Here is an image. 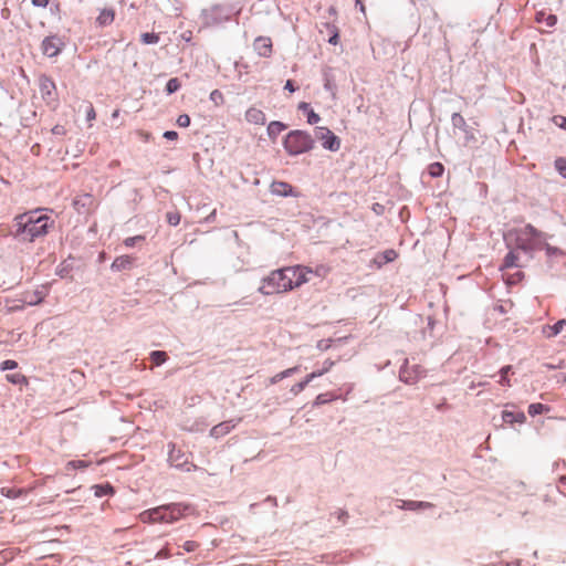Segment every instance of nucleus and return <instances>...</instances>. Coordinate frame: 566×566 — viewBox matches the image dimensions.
Returning <instances> with one entry per match:
<instances>
[{"label":"nucleus","mask_w":566,"mask_h":566,"mask_svg":"<svg viewBox=\"0 0 566 566\" xmlns=\"http://www.w3.org/2000/svg\"><path fill=\"white\" fill-rule=\"evenodd\" d=\"M18 367V363L12 359H7L0 364V369L2 371L9 370V369H15Z\"/></svg>","instance_id":"obj_42"},{"label":"nucleus","mask_w":566,"mask_h":566,"mask_svg":"<svg viewBox=\"0 0 566 566\" xmlns=\"http://www.w3.org/2000/svg\"><path fill=\"white\" fill-rule=\"evenodd\" d=\"M6 379L13 385L27 386L29 384L28 378L21 373L8 374Z\"/></svg>","instance_id":"obj_23"},{"label":"nucleus","mask_w":566,"mask_h":566,"mask_svg":"<svg viewBox=\"0 0 566 566\" xmlns=\"http://www.w3.org/2000/svg\"><path fill=\"white\" fill-rule=\"evenodd\" d=\"M549 411V407L546 405L536 402L528 406V413L534 417Z\"/></svg>","instance_id":"obj_25"},{"label":"nucleus","mask_w":566,"mask_h":566,"mask_svg":"<svg viewBox=\"0 0 566 566\" xmlns=\"http://www.w3.org/2000/svg\"><path fill=\"white\" fill-rule=\"evenodd\" d=\"M31 2L34 7L45 8L49 6L50 0H31Z\"/></svg>","instance_id":"obj_50"},{"label":"nucleus","mask_w":566,"mask_h":566,"mask_svg":"<svg viewBox=\"0 0 566 566\" xmlns=\"http://www.w3.org/2000/svg\"><path fill=\"white\" fill-rule=\"evenodd\" d=\"M307 266L292 265L271 271L262 279L259 292L263 295L283 294L310 281Z\"/></svg>","instance_id":"obj_1"},{"label":"nucleus","mask_w":566,"mask_h":566,"mask_svg":"<svg viewBox=\"0 0 566 566\" xmlns=\"http://www.w3.org/2000/svg\"><path fill=\"white\" fill-rule=\"evenodd\" d=\"M164 137L166 139H170V140H176L178 138V134L177 132L175 130H167L165 134H164Z\"/></svg>","instance_id":"obj_52"},{"label":"nucleus","mask_w":566,"mask_h":566,"mask_svg":"<svg viewBox=\"0 0 566 566\" xmlns=\"http://www.w3.org/2000/svg\"><path fill=\"white\" fill-rule=\"evenodd\" d=\"M327 401H328V399H327L326 395L321 394V395H318V396L316 397L315 403H316V405H323V403H325V402H327Z\"/></svg>","instance_id":"obj_53"},{"label":"nucleus","mask_w":566,"mask_h":566,"mask_svg":"<svg viewBox=\"0 0 566 566\" xmlns=\"http://www.w3.org/2000/svg\"><path fill=\"white\" fill-rule=\"evenodd\" d=\"M53 224L54 220L42 210H31L14 217L13 235L20 241L33 242L45 237Z\"/></svg>","instance_id":"obj_2"},{"label":"nucleus","mask_w":566,"mask_h":566,"mask_svg":"<svg viewBox=\"0 0 566 566\" xmlns=\"http://www.w3.org/2000/svg\"><path fill=\"white\" fill-rule=\"evenodd\" d=\"M96 117V112L92 104H88L87 111H86V118L87 120H94Z\"/></svg>","instance_id":"obj_49"},{"label":"nucleus","mask_w":566,"mask_h":566,"mask_svg":"<svg viewBox=\"0 0 566 566\" xmlns=\"http://www.w3.org/2000/svg\"><path fill=\"white\" fill-rule=\"evenodd\" d=\"M145 240V237L144 235H135V237H129V238H126L124 240V244L125 247L127 248H132L134 247L137 242H142Z\"/></svg>","instance_id":"obj_40"},{"label":"nucleus","mask_w":566,"mask_h":566,"mask_svg":"<svg viewBox=\"0 0 566 566\" xmlns=\"http://www.w3.org/2000/svg\"><path fill=\"white\" fill-rule=\"evenodd\" d=\"M199 546H200V544L196 541H187L184 543L182 548L186 552L191 553V552H195L196 549H198Z\"/></svg>","instance_id":"obj_41"},{"label":"nucleus","mask_w":566,"mask_h":566,"mask_svg":"<svg viewBox=\"0 0 566 566\" xmlns=\"http://www.w3.org/2000/svg\"><path fill=\"white\" fill-rule=\"evenodd\" d=\"M181 86L180 81L177 77L170 78L166 84V92L168 94H172L177 92Z\"/></svg>","instance_id":"obj_33"},{"label":"nucleus","mask_w":566,"mask_h":566,"mask_svg":"<svg viewBox=\"0 0 566 566\" xmlns=\"http://www.w3.org/2000/svg\"><path fill=\"white\" fill-rule=\"evenodd\" d=\"M156 516H157V507H153V509L142 512L138 517H139L140 522H143V523L153 524V523H157V518H155Z\"/></svg>","instance_id":"obj_20"},{"label":"nucleus","mask_w":566,"mask_h":566,"mask_svg":"<svg viewBox=\"0 0 566 566\" xmlns=\"http://www.w3.org/2000/svg\"><path fill=\"white\" fill-rule=\"evenodd\" d=\"M113 493H114V489L108 483L104 484V485H95L94 486V494L97 497H102V496H106V495H112Z\"/></svg>","instance_id":"obj_26"},{"label":"nucleus","mask_w":566,"mask_h":566,"mask_svg":"<svg viewBox=\"0 0 566 566\" xmlns=\"http://www.w3.org/2000/svg\"><path fill=\"white\" fill-rule=\"evenodd\" d=\"M150 359L155 365L159 366L168 359V356L166 352L155 350L150 354Z\"/></svg>","instance_id":"obj_29"},{"label":"nucleus","mask_w":566,"mask_h":566,"mask_svg":"<svg viewBox=\"0 0 566 566\" xmlns=\"http://www.w3.org/2000/svg\"><path fill=\"white\" fill-rule=\"evenodd\" d=\"M285 90L293 93L295 92L296 87L294 86L293 82L291 80H287L285 83Z\"/></svg>","instance_id":"obj_54"},{"label":"nucleus","mask_w":566,"mask_h":566,"mask_svg":"<svg viewBox=\"0 0 566 566\" xmlns=\"http://www.w3.org/2000/svg\"><path fill=\"white\" fill-rule=\"evenodd\" d=\"M283 145L290 155L295 156L311 150L313 148L314 140L307 133L293 130L286 135Z\"/></svg>","instance_id":"obj_3"},{"label":"nucleus","mask_w":566,"mask_h":566,"mask_svg":"<svg viewBox=\"0 0 566 566\" xmlns=\"http://www.w3.org/2000/svg\"><path fill=\"white\" fill-rule=\"evenodd\" d=\"M44 297L45 293L41 290L25 291L22 294L21 301L27 305H38L44 300Z\"/></svg>","instance_id":"obj_14"},{"label":"nucleus","mask_w":566,"mask_h":566,"mask_svg":"<svg viewBox=\"0 0 566 566\" xmlns=\"http://www.w3.org/2000/svg\"><path fill=\"white\" fill-rule=\"evenodd\" d=\"M558 488L562 492L566 493V476L560 478Z\"/></svg>","instance_id":"obj_55"},{"label":"nucleus","mask_w":566,"mask_h":566,"mask_svg":"<svg viewBox=\"0 0 566 566\" xmlns=\"http://www.w3.org/2000/svg\"><path fill=\"white\" fill-rule=\"evenodd\" d=\"M431 506L432 504L429 502L409 501L405 503V507L408 510L428 509Z\"/></svg>","instance_id":"obj_32"},{"label":"nucleus","mask_w":566,"mask_h":566,"mask_svg":"<svg viewBox=\"0 0 566 566\" xmlns=\"http://www.w3.org/2000/svg\"><path fill=\"white\" fill-rule=\"evenodd\" d=\"M426 375V369L418 364H411L406 360L399 371V378L401 381L413 385L419 381Z\"/></svg>","instance_id":"obj_6"},{"label":"nucleus","mask_w":566,"mask_h":566,"mask_svg":"<svg viewBox=\"0 0 566 566\" xmlns=\"http://www.w3.org/2000/svg\"><path fill=\"white\" fill-rule=\"evenodd\" d=\"M325 373L322 369H318L316 371H313V375H315V378L323 376Z\"/></svg>","instance_id":"obj_64"},{"label":"nucleus","mask_w":566,"mask_h":566,"mask_svg":"<svg viewBox=\"0 0 566 566\" xmlns=\"http://www.w3.org/2000/svg\"><path fill=\"white\" fill-rule=\"evenodd\" d=\"M544 242L545 235L531 224H526L523 229L518 230L517 232V248L524 251H533L536 249H541Z\"/></svg>","instance_id":"obj_4"},{"label":"nucleus","mask_w":566,"mask_h":566,"mask_svg":"<svg viewBox=\"0 0 566 566\" xmlns=\"http://www.w3.org/2000/svg\"><path fill=\"white\" fill-rule=\"evenodd\" d=\"M210 99H211L216 105H221V104H223V102H224V96H223V94H222L219 90H213V91L210 93Z\"/></svg>","instance_id":"obj_39"},{"label":"nucleus","mask_w":566,"mask_h":566,"mask_svg":"<svg viewBox=\"0 0 566 566\" xmlns=\"http://www.w3.org/2000/svg\"><path fill=\"white\" fill-rule=\"evenodd\" d=\"M64 46V42L56 35L46 36L41 44V49L44 55L54 57L60 54Z\"/></svg>","instance_id":"obj_9"},{"label":"nucleus","mask_w":566,"mask_h":566,"mask_svg":"<svg viewBox=\"0 0 566 566\" xmlns=\"http://www.w3.org/2000/svg\"><path fill=\"white\" fill-rule=\"evenodd\" d=\"M321 120V117L317 113H315L313 109H310L307 113V122L310 124H317Z\"/></svg>","instance_id":"obj_46"},{"label":"nucleus","mask_w":566,"mask_h":566,"mask_svg":"<svg viewBox=\"0 0 566 566\" xmlns=\"http://www.w3.org/2000/svg\"><path fill=\"white\" fill-rule=\"evenodd\" d=\"M177 125L179 127H188L190 125V117L187 114H181L177 118Z\"/></svg>","instance_id":"obj_44"},{"label":"nucleus","mask_w":566,"mask_h":566,"mask_svg":"<svg viewBox=\"0 0 566 566\" xmlns=\"http://www.w3.org/2000/svg\"><path fill=\"white\" fill-rule=\"evenodd\" d=\"M315 378V375L313 373L308 374L303 381H306V385H308L313 379Z\"/></svg>","instance_id":"obj_59"},{"label":"nucleus","mask_w":566,"mask_h":566,"mask_svg":"<svg viewBox=\"0 0 566 566\" xmlns=\"http://www.w3.org/2000/svg\"><path fill=\"white\" fill-rule=\"evenodd\" d=\"M298 108L301 111H307L308 109V104L305 103V102H302L300 105H298Z\"/></svg>","instance_id":"obj_62"},{"label":"nucleus","mask_w":566,"mask_h":566,"mask_svg":"<svg viewBox=\"0 0 566 566\" xmlns=\"http://www.w3.org/2000/svg\"><path fill=\"white\" fill-rule=\"evenodd\" d=\"M286 126L281 122H271L268 126V134L270 137L275 138L279 134H281Z\"/></svg>","instance_id":"obj_22"},{"label":"nucleus","mask_w":566,"mask_h":566,"mask_svg":"<svg viewBox=\"0 0 566 566\" xmlns=\"http://www.w3.org/2000/svg\"><path fill=\"white\" fill-rule=\"evenodd\" d=\"M245 119L250 124L254 125H264L265 124V114L260 108H256L254 106L250 107L245 112Z\"/></svg>","instance_id":"obj_13"},{"label":"nucleus","mask_w":566,"mask_h":566,"mask_svg":"<svg viewBox=\"0 0 566 566\" xmlns=\"http://www.w3.org/2000/svg\"><path fill=\"white\" fill-rule=\"evenodd\" d=\"M78 212H88L95 208V199L90 193H84L74 199L73 202Z\"/></svg>","instance_id":"obj_11"},{"label":"nucleus","mask_w":566,"mask_h":566,"mask_svg":"<svg viewBox=\"0 0 566 566\" xmlns=\"http://www.w3.org/2000/svg\"><path fill=\"white\" fill-rule=\"evenodd\" d=\"M398 256L397 252L392 249H389V250H386L379 258L380 260L378 261V264L379 266L385 264V263H389V262H392L394 260H396Z\"/></svg>","instance_id":"obj_27"},{"label":"nucleus","mask_w":566,"mask_h":566,"mask_svg":"<svg viewBox=\"0 0 566 566\" xmlns=\"http://www.w3.org/2000/svg\"><path fill=\"white\" fill-rule=\"evenodd\" d=\"M555 168L563 177L566 178V158L558 157L555 160Z\"/></svg>","instance_id":"obj_36"},{"label":"nucleus","mask_w":566,"mask_h":566,"mask_svg":"<svg viewBox=\"0 0 566 566\" xmlns=\"http://www.w3.org/2000/svg\"><path fill=\"white\" fill-rule=\"evenodd\" d=\"M523 279V273L521 271H516L514 272L513 274H510L505 277V282L509 284V285H512V284H516L518 282H521Z\"/></svg>","instance_id":"obj_37"},{"label":"nucleus","mask_w":566,"mask_h":566,"mask_svg":"<svg viewBox=\"0 0 566 566\" xmlns=\"http://www.w3.org/2000/svg\"><path fill=\"white\" fill-rule=\"evenodd\" d=\"M536 20L539 23H545L547 27H554L557 22L556 15L545 12H538Z\"/></svg>","instance_id":"obj_21"},{"label":"nucleus","mask_w":566,"mask_h":566,"mask_svg":"<svg viewBox=\"0 0 566 566\" xmlns=\"http://www.w3.org/2000/svg\"><path fill=\"white\" fill-rule=\"evenodd\" d=\"M518 255L516 252L511 251L504 258L503 269L509 268H517L518 266Z\"/></svg>","instance_id":"obj_24"},{"label":"nucleus","mask_w":566,"mask_h":566,"mask_svg":"<svg viewBox=\"0 0 566 566\" xmlns=\"http://www.w3.org/2000/svg\"><path fill=\"white\" fill-rule=\"evenodd\" d=\"M356 6L365 13V4L361 0H356Z\"/></svg>","instance_id":"obj_60"},{"label":"nucleus","mask_w":566,"mask_h":566,"mask_svg":"<svg viewBox=\"0 0 566 566\" xmlns=\"http://www.w3.org/2000/svg\"><path fill=\"white\" fill-rule=\"evenodd\" d=\"M188 509V505L181 503L160 505L157 506V516L155 518H157V523L171 524L186 516Z\"/></svg>","instance_id":"obj_5"},{"label":"nucleus","mask_w":566,"mask_h":566,"mask_svg":"<svg viewBox=\"0 0 566 566\" xmlns=\"http://www.w3.org/2000/svg\"><path fill=\"white\" fill-rule=\"evenodd\" d=\"M279 377V374L274 375L271 379H270V382L271 384H276L277 381L282 380L283 378H277Z\"/></svg>","instance_id":"obj_61"},{"label":"nucleus","mask_w":566,"mask_h":566,"mask_svg":"<svg viewBox=\"0 0 566 566\" xmlns=\"http://www.w3.org/2000/svg\"><path fill=\"white\" fill-rule=\"evenodd\" d=\"M297 370V367H292V368H287L281 373H279V377L277 378H286L291 375H293L295 371Z\"/></svg>","instance_id":"obj_48"},{"label":"nucleus","mask_w":566,"mask_h":566,"mask_svg":"<svg viewBox=\"0 0 566 566\" xmlns=\"http://www.w3.org/2000/svg\"><path fill=\"white\" fill-rule=\"evenodd\" d=\"M325 373L322 369H318L316 371H313V375H315V378L323 376Z\"/></svg>","instance_id":"obj_63"},{"label":"nucleus","mask_w":566,"mask_h":566,"mask_svg":"<svg viewBox=\"0 0 566 566\" xmlns=\"http://www.w3.org/2000/svg\"><path fill=\"white\" fill-rule=\"evenodd\" d=\"M90 465L88 462L86 461H83V460H73V461H70L67 462L66 464V469H73V470H76V469H86L87 467Z\"/></svg>","instance_id":"obj_34"},{"label":"nucleus","mask_w":566,"mask_h":566,"mask_svg":"<svg viewBox=\"0 0 566 566\" xmlns=\"http://www.w3.org/2000/svg\"><path fill=\"white\" fill-rule=\"evenodd\" d=\"M451 122H452V125L457 128H460L463 130L467 128V122L460 113L452 114Z\"/></svg>","instance_id":"obj_31"},{"label":"nucleus","mask_w":566,"mask_h":566,"mask_svg":"<svg viewBox=\"0 0 566 566\" xmlns=\"http://www.w3.org/2000/svg\"><path fill=\"white\" fill-rule=\"evenodd\" d=\"M307 270L311 271L308 273V275L314 274L319 277H325L331 271V269L324 264H319V265L315 266L314 269L307 266Z\"/></svg>","instance_id":"obj_30"},{"label":"nucleus","mask_w":566,"mask_h":566,"mask_svg":"<svg viewBox=\"0 0 566 566\" xmlns=\"http://www.w3.org/2000/svg\"><path fill=\"white\" fill-rule=\"evenodd\" d=\"M502 418L505 423H510V424H513L515 422L523 423L526 420V417H525L524 412H522V411L513 412V411L504 410L502 412Z\"/></svg>","instance_id":"obj_19"},{"label":"nucleus","mask_w":566,"mask_h":566,"mask_svg":"<svg viewBox=\"0 0 566 566\" xmlns=\"http://www.w3.org/2000/svg\"><path fill=\"white\" fill-rule=\"evenodd\" d=\"M553 123L565 129L566 130V117L565 116H562V115H555L553 118H552Z\"/></svg>","instance_id":"obj_45"},{"label":"nucleus","mask_w":566,"mask_h":566,"mask_svg":"<svg viewBox=\"0 0 566 566\" xmlns=\"http://www.w3.org/2000/svg\"><path fill=\"white\" fill-rule=\"evenodd\" d=\"M316 137L325 149L337 151L340 147L339 138L326 127H319Z\"/></svg>","instance_id":"obj_7"},{"label":"nucleus","mask_w":566,"mask_h":566,"mask_svg":"<svg viewBox=\"0 0 566 566\" xmlns=\"http://www.w3.org/2000/svg\"><path fill=\"white\" fill-rule=\"evenodd\" d=\"M306 386H307V385H306V381H303V380H302V381H300V382L295 384V385L292 387L291 391H292L294 395H297V394H300L301 391H303V390L305 389V387H306Z\"/></svg>","instance_id":"obj_47"},{"label":"nucleus","mask_w":566,"mask_h":566,"mask_svg":"<svg viewBox=\"0 0 566 566\" xmlns=\"http://www.w3.org/2000/svg\"><path fill=\"white\" fill-rule=\"evenodd\" d=\"M333 366H334V361L331 359H326L323 364L322 370L326 374L327 371H329L332 369Z\"/></svg>","instance_id":"obj_51"},{"label":"nucleus","mask_w":566,"mask_h":566,"mask_svg":"<svg viewBox=\"0 0 566 566\" xmlns=\"http://www.w3.org/2000/svg\"><path fill=\"white\" fill-rule=\"evenodd\" d=\"M565 325H566V319H560L557 323H555L554 325H545L543 327V334L547 338L555 337L558 334H560L564 329H566Z\"/></svg>","instance_id":"obj_16"},{"label":"nucleus","mask_w":566,"mask_h":566,"mask_svg":"<svg viewBox=\"0 0 566 566\" xmlns=\"http://www.w3.org/2000/svg\"><path fill=\"white\" fill-rule=\"evenodd\" d=\"M315 378V375L313 373L308 374L303 381H306V385H308L313 379Z\"/></svg>","instance_id":"obj_58"},{"label":"nucleus","mask_w":566,"mask_h":566,"mask_svg":"<svg viewBox=\"0 0 566 566\" xmlns=\"http://www.w3.org/2000/svg\"><path fill=\"white\" fill-rule=\"evenodd\" d=\"M253 49L259 56L270 57L273 51L272 40L269 36H258L253 42Z\"/></svg>","instance_id":"obj_10"},{"label":"nucleus","mask_w":566,"mask_h":566,"mask_svg":"<svg viewBox=\"0 0 566 566\" xmlns=\"http://www.w3.org/2000/svg\"><path fill=\"white\" fill-rule=\"evenodd\" d=\"M338 40H339V36H338V33L336 32V33H334V34L329 38L328 42H329L331 44H333V45H336V44L338 43Z\"/></svg>","instance_id":"obj_56"},{"label":"nucleus","mask_w":566,"mask_h":566,"mask_svg":"<svg viewBox=\"0 0 566 566\" xmlns=\"http://www.w3.org/2000/svg\"><path fill=\"white\" fill-rule=\"evenodd\" d=\"M235 426L237 423L233 421L221 422L212 427V429L210 430V436L218 439L220 437L228 434Z\"/></svg>","instance_id":"obj_15"},{"label":"nucleus","mask_w":566,"mask_h":566,"mask_svg":"<svg viewBox=\"0 0 566 566\" xmlns=\"http://www.w3.org/2000/svg\"><path fill=\"white\" fill-rule=\"evenodd\" d=\"M115 10L113 8H104L96 17L95 23L99 28L111 25L115 20Z\"/></svg>","instance_id":"obj_12"},{"label":"nucleus","mask_w":566,"mask_h":566,"mask_svg":"<svg viewBox=\"0 0 566 566\" xmlns=\"http://www.w3.org/2000/svg\"><path fill=\"white\" fill-rule=\"evenodd\" d=\"M39 87L42 98L52 104L56 102V86L52 78L43 75L39 80Z\"/></svg>","instance_id":"obj_8"},{"label":"nucleus","mask_w":566,"mask_h":566,"mask_svg":"<svg viewBox=\"0 0 566 566\" xmlns=\"http://www.w3.org/2000/svg\"><path fill=\"white\" fill-rule=\"evenodd\" d=\"M271 191L272 193L286 197L293 193V187L284 181H273L271 185Z\"/></svg>","instance_id":"obj_18"},{"label":"nucleus","mask_w":566,"mask_h":566,"mask_svg":"<svg viewBox=\"0 0 566 566\" xmlns=\"http://www.w3.org/2000/svg\"><path fill=\"white\" fill-rule=\"evenodd\" d=\"M444 171V167L441 163H432L428 166V174L431 177H440Z\"/></svg>","instance_id":"obj_28"},{"label":"nucleus","mask_w":566,"mask_h":566,"mask_svg":"<svg viewBox=\"0 0 566 566\" xmlns=\"http://www.w3.org/2000/svg\"><path fill=\"white\" fill-rule=\"evenodd\" d=\"M142 41L145 44H153L159 41V35L156 33H143Z\"/></svg>","instance_id":"obj_38"},{"label":"nucleus","mask_w":566,"mask_h":566,"mask_svg":"<svg viewBox=\"0 0 566 566\" xmlns=\"http://www.w3.org/2000/svg\"><path fill=\"white\" fill-rule=\"evenodd\" d=\"M133 263H134V258H132L129 255H120V256H117L113 261L111 268L114 271H123V270L130 269Z\"/></svg>","instance_id":"obj_17"},{"label":"nucleus","mask_w":566,"mask_h":566,"mask_svg":"<svg viewBox=\"0 0 566 566\" xmlns=\"http://www.w3.org/2000/svg\"><path fill=\"white\" fill-rule=\"evenodd\" d=\"M512 367L510 365L507 366H504L501 368L500 370V374H501V379H500V384L503 385V386H510V379L507 378V374L511 371Z\"/></svg>","instance_id":"obj_35"},{"label":"nucleus","mask_w":566,"mask_h":566,"mask_svg":"<svg viewBox=\"0 0 566 566\" xmlns=\"http://www.w3.org/2000/svg\"><path fill=\"white\" fill-rule=\"evenodd\" d=\"M21 492H22L21 490H19V491L8 490V492H7V496H13V497H15V496H18L19 494H21Z\"/></svg>","instance_id":"obj_57"},{"label":"nucleus","mask_w":566,"mask_h":566,"mask_svg":"<svg viewBox=\"0 0 566 566\" xmlns=\"http://www.w3.org/2000/svg\"><path fill=\"white\" fill-rule=\"evenodd\" d=\"M167 221L171 226H177L180 222V214L178 212L167 213Z\"/></svg>","instance_id":"obj_43"}]
</instances>
